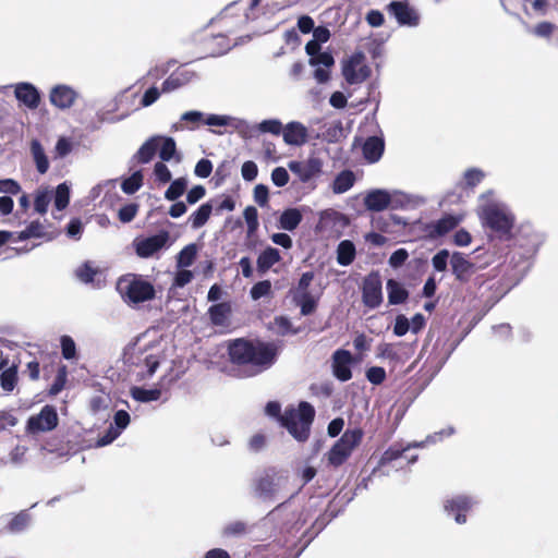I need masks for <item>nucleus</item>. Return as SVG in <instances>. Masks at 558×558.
I'll return each mask as SVG.
<instances>
[{
  "mask_svg": "<svg viewBox=\"0 0 558 558\" xmlns=\"http://www.w3.org/2000/svg\"><path fill=\"white\" fill-rule=\"evenodd\" d=\"M29 513L27 511H21L11 519L7 529L12 533H19L24 531L29 525Z\"/></svg>",
  "mask_w": 558,
  "mask_h": 558,
  "instance_id": "39",
  "label": "nucleus"
},
{
  "mask_svg": "<svg viewBox=\"0 0 558 558\" xmlns=\"http://www.w3.org/2000/svg\"><path fill=\"white\" fill-rule=\"evenodd\" d=\"M409 257V253L405 248H398L389 257V264L391 267L402 266Z\"/></svg>",
  "mask_w": 558,
  "mask_h": 558,
  "instance_id": "64",
  "label": "nucleus"
},
{
  "mask_svg": "<svg viewBox=\"0 0 558 558\" xmlns=\"http://www.w3.org/2000/svg\"><path fill=\"white\" fill-rule=\"evenodd\" d=\"M269 191L264 184H257L254 187V201L262 207L268 204Z\"/></svg>",
  "mask_w": 558,
  "mask_h": 558,
  "instance_id": "61",
  "label": "nucleus"
},
{
  "mask_svg": "<svg viewBox=\"0 0 558 558\" xmlns=\"http://www.w3.org/2000/svg\"><path fill=\"white\" fill-rule=\"evenodd\" d=\"M281 260V255L278 248L272 246L266 247L257 257V271L260 275L266 274L275 264Z\"/></svg>",
  "mask_w": 558,
  "mask_h": 558,
  "instance_id": "25",
  "label": "nucleus"
},
{
  "mask_svg": "<svg viewBox=\"0 0 558 558\" xmlns=\"http://www.w3.org/2000/svg\"><path fill=\"white\" fill-rule=\"evenodd\" d=\"M60 343L62 356L65 360H72L76 356V345L74 340L70 336H62L60 339Z\"/></svg>",
  "mask_w": 558,
  "mask_h": 558,
  "instance_id": "47",
  "label": "nucleus"
},
{
  "mask_svg": "<svg viewBox=\"0 0 558 558\" xmlns=\"http://www.w3.org/2000/svg\"><path fill=\"white\" fill-rule=\"evenodd\" d=\"M366 378L373 385H380L386 379V371L380 366H372L366 371Z\"/></svg>",
  "mask_w": 558,
  "mask_h": 558,
  "instance_id": "52",
  "label": "nucleus"
},
{
  "mask_svg": "<svg viewBox=\"0 0 558 558\" xmlns=\"http://www.w3.org/2000/svg\"><path fill=\"white\" fill-rule=\"evenodd\" d=\"M363 56H353L344 65L342 69V74L345 78V81L353 85V84H360L364 81H366L371 74V68L366 64L361 65Z\"/></svg>",
  "mask_w": 558,
  "mask_h": 558,
  "instance_id": "10",
  "label": "nucleus"
},
{
  "mask_svg": "<svg viewBox=\"0 0 558 558\" xmlns=\"http://www.w3.org/2000/svg\"><path fill=\"white\" fill-rule=\"evenodd\" d=\"M315 275L313 271L303 272L295 288L291 289L293 302L300 306L301 314L307 316L317 308V300L312 295L308 288Z\"/></svg>",
  "mask_w": 558,
  "mask_h": 558,
  "instance_id": "6",
  "label": "nucleus"
},
{
  "mask_svg": "<svg viewBox=\"0 0 558 558\" xmlns=\"http://www.w3.org/2000/svg\"><path fill=\"white\" fill-rule=\"evenodd\" d=\"M322 167V160L316 157H311L306 161H292L289 165L290 170L304 183L318 175Z\"/></svg>",
  "mask_w": 558,
  "mask_h": 558,
  "instance_id": "14",
  "label": "nucleus"
},
{
  "mask_svg": "<svg viewBox=\"0 0 558 558\" xmlns=\"http://www.w3.org/2000/svg\"><path fill=\"white\" fill-rule=\"evenodd\" d=\"M355 182L354 173L351 170L341 171L332 183V191L337 194L349 191Z\"/></svg>",
  "mask_w": 558,
  "mask_h": 558,
  "instance_id": "32",
  "label": "nucleus"
},
{
  "mask_svg": "<svg viewBox=\"0 0 558 558\" xmlns=\"http://www.w3.org/2000/svg\"><path fill=\"white\" fill-rule=\"evenodd\" d=\"M70 203V189L65 183L57 186L54 193V206L58 210H63Z\"/></svg>",
  "mask_w": 558,
  "mask_h": 558,
  "instance_id": "44",
  "label": "nucleus"
},
{
  "mask_svg": "<svg viewBox=\"0 0 558 558\" xmlns=\"http://www.w3.org/2000/svg\"><path fill=\"white\" fill-rule=\"evenodd\" d=\"M287 480L275 466H268L255 475L252 481V490L263 500H274L282 482Z\"/></svg>",
  "mask_w": 558,
  "mask_h": 558,
  "instance_id": "4",
  "label": "nucleus"
},
{
  "mask_svg": "<svg viewBox=\"0 0 558 558\" xmlns=\"http://www.w3.org/2000/svg\"><path fill=\"white\" fill-rule=\"evenodd\" d=\"M44 235V225L39 220H34L24 230L19 232L17 239L25 241L32 238H43Z\"/></svg>",
  "mask_w": 558,
  "mask_h": 558,
  "instance_id": "41",
  "label": "nucleus"
},
{
  "mask_svg": "<svg viewBox=\"0 0 558 558\" xmlns=\"http://www.w3.org/2000/svg\"><path fill=\"white\" fill-rule=\"evenodd\" d=\"M162 144L159 149V157L162 161H170L177 154L175 141L172 137H161Z\"/></svg>",
  "mask_w": 558,
  "mask_h": 558,
  "instance_id": "45",
  "label": "nucleus"
},
{
  "mask_svg": "<svg viewBox=\"0 0 558 558\" xmlns=\"http://www.w3.org/2000/svg\"><path fill=\"white\" fill-rule=\"evenodd\" d=\"M362 301L368 308H376L381 304V279L377 271H372L364 278L362 286Z\"/></svg>",
  "mask_w": 558,
  "mask_h": 558,
  "instance_id": "8",
  "label": "nucleus"
},
{
  "mask_svg": "<svg viewBox=\"0 0 558 558\" xmlns=\"http://www.w3.org/2000/svg\"><path fill=\"white\" fill-rule=\"evenodd\" d=\"M355 246L350 240H343L337 247V262L341 266H349L355 258Z\"/></svg>",
  "mask_w": 558,
  "mask_h": 558,
  "instance_id": "29",
  "label": "nucleus"
},
{
  "mask_svg": "<svg viewBox=\"0 0 558 558\" xmlns=\"http://www.w3.org/2000/svg\"><path fill=\"white\" fill-rule=\"evenodd\" d=\"M445 510L454 515V520L459 524L466 522V513L472 507L471 499L465 496H457L448 499L445 504Z\"/></svg>",
  "mask_w": 558,
  "mask_h": 558,
  "instance_id": "18",
  "label": "nucleus"
},
{
  "mask_svg": "<svg viewBox=\"0 0 558 558\" xmlns=\"http://www.w3.org/2000/svg\"><path fill=\"white\" fill-rule=\"evenodd\" d=\"M282 136L286 144L302 146L307 142L308 133L304 124L292 121L282 128Z\"/></svg>",
  "mask_w": 558,
  "mask_h": 558,
  "instance_id": "19",
  "label": "nucleus"
},
{
  "mask_svg": "<svg viewBox=\"0 0 558 558\" xmlns=\"http://www.w3.org/2000/svg\"><path fill=\"white\" fill-rule=\"evenodd\" d=\"M244 219L247 225L246 236L251 239L258 229V213L254 206H247L243 211Z\"/></svg>",
  "mask_w": 558,
  "mask_h": 558,
  "instance_id": "40",
  "label": "nucleus"
},
{
  "mask_svg": "<svg viewBox=\"0 0 558 558\" xmlns=\"http://www.w3.org/2000/svg\"><path fill=\"white\" fill-rule=\"evenodd\" d=\"M213 171V163L209 159H201L194 169V173L198 178H208Z\"/></svg>",
  "mask_w": 558,
  "mask_h": 558,
  "instance_id": "59",
  "label": "nucleus"
},
{
  "mask_svg": "<svg viewBox=\"0 0 558 558\" xmlns=\"http://www.w3.org/2000/svg\"><path fill=\"white\" fill-rule=\"evenodd\" d=\"M387 11L400 25L416 26L420 22L418 14L408 1H391L387 5Z\"/></svg>",
  "mask_w": 558,
  "mask_h": 558,
  "instance_id": "11",
  "label": "nucleus"
},
{
  "mask_svg": "<svg viewBox=\"0 0 558 558\" xmlns=\"http://www.w3.org/2000/svg\"><path fill=\"white\" fill-rule=\"evenodd\" d=\"M131 396L134 400L140 402H150L156 401L161 396L160 389H145L142 387H133L131 389Z\"/></svg>",
  "mask_w": 558,
  "mask_h": 558,
  "instance_id": "36",
  "label": "nucleus"
},
{
  "mask_svg": "<svg viewBox=\"0 0 558 558\" xmlns=\"http://www.w3.org/2000/svg\"><path fill=\"white\" fill-rule=\"evenodd\" d=\"M484 222L492 230L507 234L513 227V220L502 210L496 207H488L484 211Z\"/></svg>",
  "mask_w": 558,
  "mask_h": 558,
  "instance_id": "12",
  "label": "nucleus"
},
{
  "mask_svg": "<svg viewBox=\"0 0 558 558\" xmlns=\"http://www.w3.org/2000/svg\"><path fill=\"white\" fill-rule=\"evenodd\" d=\"M410 330L409 319L404 315H398L393 326V333L398 337L404 336Z\"/></svg>",
  "mask_w": 558,
  "mask_h": 558,
  "instance_id": "63",
  "label": "nucleus"
},
{
  "mask_svg": "<svg viewBox=\"0 0 558 558\" xmlns=\"http://www.w3.org/2000/svg\"><path fill=\"white\" fill-rule=\"evenodd\" d=\"M51 199L52 195L48 187L40 186L39 189H37L34 198V208L36 213H38L39 215L47 214Z\"/></svg>",
  "mask_w": 558,
  "mask_h": 558,
  "instance_id": "34",
  "label": "nucleus"
},
{
  "mask_svg": "<svg viewBox=\"0 0 558 558\" xmlns=\"http://www.w3.org/2000/svg\"><path fill=\"white\" fill-rule=\"evenodd\" d=\"M138 211V205L136 203H130L122 206L118 211V218L121 222H131Z\"/></svg>",
  "mask_w": 558,
  "mask_h": 558,
  "instance_id": "48",
  "label": "nucleus"
},
{
  "mask_svg": "<svg viewBox=\"0 0 558 558\" xmlns=\"http://www.w3.org/2000/svg\"><path fill=\"white\" fill-rule=\"evenodd\" d=\"M388 302L392 305L404 303L409 298V292L403 286L395 279L387 281Z\"/></svg>",
  "mask_w": 558,
  "mask_h": 558,
  "instance_id": "27",
  "label": "nucleus"
},
{
  "mask_svg": "<svg viewBox=\"0 0 558 558\" xmlns=\"http://www.w3.org/2000/svg\"><path fill=\"white\" fill-rule=\"evenodd\" d=\"M449 252L447 250H441L432 258L433 267L437 271H445L448 265Z\"/></svg>",
  "mask_w": 558,
  "mask_h": 558,
  "instance_id": "57",
  "label": "nucleus"
},
{
  "mask_svg": "<svg viewBox=\"0 0 558 558\" xmlns=\"http://www.w3.org/2000/svg\"><path fill=\"white\" fill-rule=\"evenodd\" d=\"M271 180L276 186L282 187L289 182V173L283 167H277L271 172Z\"/></svg>",
  "mask_w": 558,
  "mask_h": 558,
  "instance_id": "58",
  "label": "nucleus"
},
{
  "mask_svg": "<svg viewBox=\"0 0 558 558\" xmlns=\"http://www.w3.org/2000/svg\"><path fill=\"white\" fill-rule=\"evenodd\" d=\"M271 291V283L269 280H263L255 283L251 289V296L253 300H258L268 295Z\"/></svg>",
  "mask_w": 558,
  "mask_h": 558,
  "instance_id": "53",
  "label": "nucleus"
},
{
  "mask_svg": "<svg viewBox=\"0 0 558 558\" xmlns=\"http://www.w3.org/2000/svg\"><path fill=\"white\" fill-rule=\"evenodd\" d=\"M117 290L126 304H140L156 298L154 284L143 276L135 274H128L119 278Z\"/></svg>",
  "mask_w": 558,
  "mask_h": 558,
  "instance_id": "3",
  "label": "nucleus"
},
{
  "mask_svg": "<svg viewBox=\"0 0 558 558\" xmlns=\"http://www.w3.org/2000/svg\"><path fill=\"white\" fill-rule=\"evenodd\" d=\"M196 76V73L185 66H179L173 71L161 84L162 93L173 92L182 86H185Z\"/></svg>",
  "mask_w": 558,
  "mask_h": 558,
  "instance_id": "16",
  "label": "nucleus"
},
{
  "mask_svg": "<svg viewBox=\"0 0 558 558\" xmlns=\"http://www.w3.org/2000/svg\"><path fill=\"white\" fill-rule=\"evenodd\" d=\"M154 174L156 180L162 184L170 182L172 178L169 168L163 163L162 160L155 163Z\"/></svg>",
  "mask_w": 558,
  "mask_h": 558,
  "instance_id": "54",
  "label": "nucleus"
},
{
  "mask_svg": "<svg viewBox=\"0 0 558 558\" xmlns=\"http://www.w3.org/2000/svg\"><path fill=\"white\" fill-rule=\"evenodd\" d=\"M160 141L161 136H153L148 138L138 148L137 153L134 155V159H136L138 163H148L151 161L159 148Z\"/></svg>",
  "mask_w": 558,
  "mask_h": 558,
  "instance_id": "26",
  "label": "nucleus"
},
{
  "mask_svg": "<svg viewBox=\"0 0 558 558\" xmlns=\"http://www.w3.org/2000/svg\"><path fill=\"white\" fill-rule=\"evenodd\" d=\"M232 307L230 302H221L208 308V317L214 326L226 327L229 325Z\"/></svg>",
  "mask_w": 558,
  "mask_h": 558,
  "instance_id": "22",
  "label": "nucleus"
},
{
  "mask_svg": "<svg viewBox=\"0 0 558 558\" xmlns=\"http://www.w3.org/2000/svg\"><path fill=\"white\" fill-rule=\"evenodd\" d=\"M96 274L97 270L88 262L84 263L76 270L77 278L85 283L93 282Z\"/></svg>",
  "mask_w": 558,
  "mask_h": 558,
  "instance_id": "50",
  "label": "nucleus"
},
{
  "mask_svg": "<svg viewBox=\"0 0 558 558\" xmlns=\"http://www.w3.org/2000/svg\"><path fill=\"white\" fill-rule=\"evenodd\" d=\"M59 423L57 410L52 405H45L40 412L31 415L26 422L25 430L29 435H38L53 430Z\"/></svg>",
  "mask_w": 558,
  "mask_h": 558,
  "instance_id": "7",
  "label": "nucleus"
},
{
  "mask_svg": "<svg viewBox=\"0 0 558 558\" xmlns=\"http://www.w3.org/2000/svg\"><path fill=\"white\" fill-rule=\"evenodd\" d=\"M228 354L232 364L258 367V371L274 363L276 352L270 344L262 341H251L244 338L231 340Z\"/></svg>",
  "mask_w": 558,
  "mask_h": 558,
  "instance_id": "2",
  "label": "nucleus"
},
{
  "mask_svg": "<svg viewBox=\"0 0 558 558\" xmlns=\"http://www.w3.org/2000/svg\"><path fill=\"white\" fill-rule=\"evenodd\" d=\"M247 525L243 521H233L227 524L223 529L226 536H241L247 533Z\"/></svg>",
  "mask_w": 558,
  "mask_h": 558,
  "instance_id": "49",
  "label": "nucleus"
},
{
  "mask_svg": "<svg viewBox=\"0 0 558 558\" xmlns=\"http://www.w3.org/2000/svg\"><path fill=\"white\" fill-rule=\"evenodd\" d=\"M459 225V219L447 215L437 221L425 223L422 227L424 236L430 240L438 239L452 231Z\"/></svg>",
  "mask_w": 558,
  "mask_h": 558,
  "instance_id": "13",
  "label": "nucleus"
},
{
  "mask_svg": "<svg viewBox=\"0 0 558 558\" xmlns=\"http://www.w3.org/2000/svg\"><path fill=\"white\" fill-rule=\"evenodd\" d=\"M378 355L384 357V359H388L390 361H400L401 357L396 349V345L392 344V343H383L379 345L378 348Z\"/></svg>",
  "mask_w": 558,
  "mask_h": 558,
  "instance_id": "56",
  "label": "nucleus"
},
{
  "mask_svg": "<svg viewBox=\"0 0 558 558\" xmlns=\"http://www.w3.org/2000/svg\"><path fill=\"white\" fill-rule=\"evenodd\" d=\"M15 97L29 109L38 108L40 104V94L31 83H20L14 90Z\"/></svg>",
  "mask_w": 558,
  "mask_h": 558,
  "instance_id": "21",
  "label": "nucleus"
},
{
  "mask_svg": "<svg viewBox=\"0 0 558 558\" xmlns=\"http://www.w3.org/2000/svg\"><path fill=\"white\" fill-rule=\"evenodd\" d=\"M76 97V92L66 85L54 86L49 95L50 102L59 109H68L72 107Z\"/></svg>",
  "mask_w": 558,
  "mask_h": 558,
  "instance_id": "17",
  "label": "nucleus"
},
{
  "mask_svg": "<svg viewBox=\"0 0 558 558\" xmlns=\"http://www.w3.org/2000/svg\"><path fill=\"white\" fill-rule=\"evenodd\" d=\"M187 187V181L185 178H178L173 180L169 187L165 192V198L167 201L174 202L180 198Z\"/></svg>",
  "mask_w": 558,
  "mask_h": 558,
  "instance_id": "35",
  "label": "nucleus"
},
{
  "mask_svg": "<svg viewBox=\"0 0 558 558\" xmlns=\"http://www.w3.org/2000/svg\"><path fill=\"white\" fill-rule=\"evenodd\" d=\"M143 185V174L141 171H135L129 178L123 180L121 189L125 194H134Z\"/></svg>",
  "mask_w": 558,
  "mask_h": 558,
  "instance_id": "42",
  "label": "nucleus"
},
{
  "mask_svg": "<svg viewBox=\"0 0 558 558\" xmlns=\"http://www.w3.org/2000/svg\"><path fill=\"white\" fill-rule=\"evenodd\" d=\"M66 380H68V367H66V365L62 364L58 367L57 375L48 390L49 395L57 396L58 393H60L64 389Z\"/></svg>",
  "mask_w": 558,
  "mask_h": 558,
  "instance_id": "38",
  "label": "nucleus"
},
{
  "mask_svg": "<svg viewBox=\"0 0 558 558\" xmlns=\"http://www.w3.org/2000/svg\"><path fill=\"white\" fill-rule=\"evenodd\" d=\"M407 450H408V448H403L401 445H398V444L390 446L381 454L380 460H379V465L385 466L398 459H401L404 456Z\"/></svg>",
  "mask_w": 558,
  "mask_h": 558,
  "instance_id": "37",
  "label": "nucleus"
},
{
  "mask_svg": "<svg viewBox=\"0 0 558 558\" xmlns=\"http://www.w3.org/2000/svg\"><path fill=\"white\" fill-rule=\"evenodd\" d=\"M169 240L168 231H160L159 233L147 236L141 240H135V252L141 258H149L158 251H160Z\"/></svg>",
  "mask_w": 558,
  "mask_h": 558,
  "instance_id": "9",
  "label": "nucleus"
},
{
  "mask_svg": "<svg viewBox=\"0 0 558 558\" xmlns=\"http://www.w3.org/2000/svg\"><path fill=\"white\" fill-rule=\"evenodd\" d=\"M390 194L384 190L372 191L364 199L366 208L373 211H381L386 209L390 205Z\"/></svg>",
  "mask_w": 558,
  "mask_h": 558,
  "instance_id": "24",
  "label": "nucleus"
},
{
  "mask_svg": "<svg viewBox=\"0 0 558 558\" xmlns=\"http://www.w3.org/2000/svg\"><path fill=\"white\" fill-rule=\"evenodd\" d=\"M17 380H19L17 365H15V364L11 365L10 367H7L0 374V386L7 392L13 391V389L17 385Z\"/></svg>",
  "mask_w": 558,
  "mask_h": 558,
  "instance_id": "33",
  "label": "nucleus"
},
{
  "mask_svg": "<svg viewBox=\"0 0 558 558\" xmlns=\"http://www.w3.org/2000/svg\"><path fill=\"white\" fill-rule=\"evenodd\" d=\"M181 121L187 123V129L194 130L204 122L203 113L199 111H187L181 116Z\"/></svg>",
  "mask_w": 558,
  "mask_h": 558,
  "instance_id": "55",
  "label": "nucleus"
},
{
  "mask_svg": "<svg viewBox=\"0 0 558 558\" xmlns=\"http://www.w3.org/2000/svg\"><path fill=\"white\" fill-rule=\"evenodd\" d=\"M257 128L263 133H271L274 135H279L282 132V123L276 119L264 120Z\"/></svg>",
  "mask_w": 558,
  "mask_h": 558,
  "instance_id": "51",
  "label": "nucleus"
},
{
  "mask_svg": "<svg viewBox=\"0 0 558 558\" xmlns=\"http://www.w3.org/2000/svg\"><path fill=\"white\" fill-rule=\"evenodd\" d=\"M555 28L556 26L553 23L544 21L535 25L533 34L538 37L549 38L555 32Z\"/></svg>",
  "mask_w": 558,
  "mask_h": 558,
  "instance_id": "60",
  "label": "nucleus"
},
{
  "mask_svg": "<svg viewBox=\"0 0 558 558\" xmlns=\"http://www.w3.org/2000/svg\"><path fill=\"white\" fill-rule=\"evenodd\" d=\"M196 254L197 248L195 244H189L184 246L178 254V265L180 267L191 266L196 258Z\"/></svg>",
  "mask_w": 558,
  "mask_h": 558,
  "instance_id": "43",
  "label": "nucleus"
},
{
  "mask_svg": "<svg viewBox=\"0 0 558 558\" xmlns=\"http://www.w3.org/2000/svg\"><path fill=\"white\" fill-rule=\"evenodd\" d=\"M213 206L210 203L202 204L190 217L189 222L193 229H199L206 225L210 218Z\"/></svg>",
  "mask_w": 558,
  "mask_h": 558,
  "instance_id": "31",
  "label": "nucleus"
},
{
  "mask_svg": "<svg viewBox=\"0 0 558 558\" xmlns=\"http://www.w3.org/2000/svg\"><path fill=\"white\" fill-rule=\"evenodd\" d=\"M242 177L245 181H253L258 174V168L254 161H245L242 165Z\"/></svg>",
  "mask_w": 558,
  "mask_h": 558,
  "instance_id": "62",
  "label": "nucleus"
},
{
  "mask_svg": "<svg viewBox=\"0 0 558 558\" xmlns=\"http://www.w3.org/2000/svg\"><path fill=\"white\" fill-rule=\"evenodd\" d=\"M361 428L347 429L328 451V462L335 468L342 465L363 438Z\"/></svg>",
  "mask_w": 558,
  "mask_h": 558,
  "instance_id": "5",
  "label": "nucleus"
},
{
  "mask_svg": "<svg viewBox=\"0 0 558 558\" xmlns=\"http://www.w3.org/2000/svg\"><path fill=\"white\" fill-rule=\"evenodd\" d=\"M452 274L460 282H468L473 274L474 265L460 252H454L450 259Z\"/></svg>",
  "mask_w": 558,
  "mask_h": 558,
  "instance_id": "20",
  "label": "nucleus"
},
{
  "mask_svg": "<svg viewBox=\"0 0 558 558\" xmlns=\"http://www.w3.org/2000/svg\"><path fill=\"white\" fill-rule=\"evenodd\" d=\"M31 151L36 163L37 171L40 174H45L49 169V160L38 140H33L31 142Z\"/></svg>",
  "mask_w": 558,
  "mask_h": 558,
  "instance_id": "28",
  "label": "nucleus"
},
{
  "mask_svg": "<svg viewBox=\"0 0 558 558\" xmlns=\"http://www.w3.org/2000/svg\"><path fill=\"white\" fill-rule=\"evenodd\" d=\"M384 149V140L378 136H369L362 147L364 158L371 163L377 162L381 158Z\"/></svg>",
  "mask_w": 558,
  "mask_h": 558,
  "instance_id": "23",
  "label": "nucleus"
},
{
  "mask_svg": "<svg viewBox=\"0 0 558 558\" xmlns=\"http://www.w3.org/2000/svg\"><path fill=\"white\" fill-rule=\"evenodd\" d=\"M302 221V214L298 208L286 209L279 218V226L287 231H293Z\"/></svg>",
  "mask_w": 558,
  "mask_h": 558,
  "instance_id": "30",
  "label": "nucleus"
},
{
  "mask_svg": "<svg viewBox=\"0 0 558 558\" xmlns=\"http://www.w3.org/2000/svg\"><path fill=\"white\" fill-rule=\"evenodd\" d=\"M265 412L275 417L295 440L305 442L310 438L311 426L315 418V409L311 403L301 401L296 410L287 408L282 414L281 404L278 401H269Z\"/></svg>",
  "mask_w": 558,
  "mask_h": 558,
  "instance_id": "1",
  "label": "nucleus"
},
{
  "mask_svg": "<svg viewBox=\"0 0 558 558\" xmlns=\"http://www.w3.org/2000/svg\"><path fill=\"white\" fill-rule=\"evenodd\" d=\"M484 179V172L476 168L468 169L463 175V189H473Z\"/></svg>",
  "mask_w": 558,
  "mask_h": 558,
  "instance_id": "46",
  "label": "nucleus"
},
{
  "mask_svg": "<svg viewBox=\"0 0 558 558\" xmlns=\"http://www.w3.org/2000/svg\"><path fill=\"white\" fill-rule=\"evenodd\" d=\"M352 354L348 350L339 349L332 354V371L336 378L341 381H348L352 378L350 364Z\"/></svg>",
  "mask_w": 558,
  "mask_h": 558,
  "instance_id": "15",
  "label": "nucleus"
}]
</instances>
